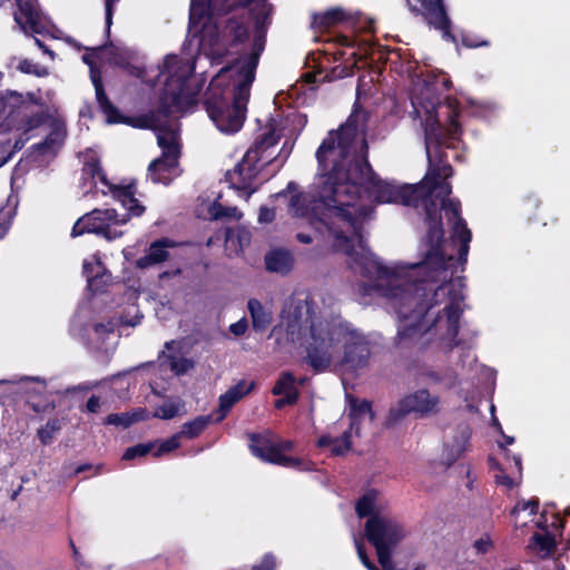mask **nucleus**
<instances>
[{
    "instance_id": "55",
    "label": "nucleus",
    "mask_w": 570,
    "mask_h": 570,
    "mask_svg": "<svg viewBox=\"0 0 570 570\" xmlns=\"http://www.w3.org/2000/svg\"><path fill=\"white\" fill-rule=\"evenodd\" d=\"M463 43L468 47H471V48H475V47H479V46H487L488 42L483 41L481 43H474V42H469L466 39H463Z\"/></svg>"
},
{
    "instance_id": "61",
    "label": "nucleus",
    "mask_w": 570,
    "mask_h": 570,
    "mask_svg": "<svg viewBox=\"0 0 570 570\" xmlns=\"http://www.w3.org/2000/svg\"><path fill=\"white\" fill-rule=\"evenodd\" d=\"M0 383H3V384H14L16 382L14 381H0Z\"/></svg>"
},
{
    "instance_id": "9",
    "label": "nucleus",
    "mask_w": 570,
    "mask_h": 570,
    "mask_svg": "<svg viewBox=\"0 0 570 570\" xmlns=\"http://www.w3.org/2000/svg\"><path fill=\"white\" fill-rule=\"evenodd\" d=\"M367 540L375 547L379 563L383 570H394L392 549L404 539V528L392 517L375 514L365 523Z\"/></svg>"
},
{
    "instance_id": "58",
    "label": "nucleus",
    "mask_w": 570,
    "mask_h": 570,
    "mask_svg": "<svg viewBox=\"0 0 570 570\" xmlns=\"http://www.w3.org/2000/svg\"><path fill=\"white\" fill-rule=\"evenodd\" d=\"M175 346H176V342H169V343H166V350H167V351L173 350Z\"/></svg>"
},
{
    "instance_id": "54",
    "label": "nucleus",
    "mask_w": 570,
    "mask_h": 570,
    "mask_svg": "<svg viewBox=\"0 0 570 570\" xmlns=\"http://www.w3.org/2000/svg\"><path fill=\"white\" fill-rule=\"evenodd\" d=\"M513 464L517 473L521 474V458L519 455L513 456Z\"/></svg>"
},
{
    "instance_id": "34",
    "label": "nucleus",
    "mask_w": 570,
    "mask_h": 570,
    "mask_svg": "<svg viewBox=\"0 0 570 570\" xmlns=\"http://www.w3.org/2000/svg\"><path fill=\"white\" fill-rule=\"evenodd\" d=\"M20 391L23 392H32L36 394H41L46 390V382L40 377H21L19 382Z\"/></svg>"
},
{
    "instance_id": "10",
    "label": "nucleus",
    "mask_w": 570,
    "mask_h": 570,
    "mask_svg": "<svg viewBox=\"0 0 570 570\" xmlns=\"http://www.w3.org/2000/svg\"><path fill=\"white\" fill-rule=\"evenodd\" d=\"M350 429L345 431L342 438L325 435L320 438L317 444L320 448H328L332 454L342 455L351 449L352 438L361 436L362 431L370 426L374 419L371 403L366 400H357L347 396Z\"/></svg>"
},
{
    "instance_id": "18",
    "label": "nucleus",
    "mask_w": 570,
    "mask_h": 570,
    "mask_svg": "<svg viewBox=\"0 0 570 570\" xmlns=\"http://www.w3.org/2000/svg\"><path fill=\"white\" fill-rule=\"evenodd\" d=\"M83 271L87 277L88 287L92 292H100L111 281V275L107 273L99 258L92 256L85 261Z\"/></svg>"
},
{
    "instance_id": "17",
    "label": "nucleus",
    "mask_w": 570,
    "mask_h": 570,
    "mask_svg": "<svg viewBox=\"0 0 570 570\" xmlns=\"http://www.w3.org/2000/svg\"><path fill=\"white\" fill-rule=\"evenodd\" d=\"M82 60L87 65L90 66V78H91L92 85L95 87L97 101H98L101 110L106 115L107 121L109 124H115V122L121 121V117L119 116L118 110L108 100V98L104 91L100 73L96 68H94L91 59L89 58V56L85 55L82 57Z\"/></svg>"
},
{
    "instance_id": "51",
    "label": "nucleus",
    "mask_w": 570,
    "mask_h": 570,
    "mask_svg": "<svg viewBox=\"0 0 570 570\" xmlns=\"http://www.w3.org/2000/svg\"><path fill=\"white\" fill-rule=\"evenodd\" d=\"M337 42L344 47H354V40L350 39L346 36H338Z\"/></svg>"
},
{
    "instance_id": "64",
    "label": "nucleus",
    "mask_w": 570,
    "mask_h": 570,
    "mask_svg": "<svg viewBox=\"0 0 570 570\" xmlns=\"http://www.w3.org/2000/svg\"><path fill=\"white\" fill-rule=\"evenodd\" d=\"M494 409H495V407H494V405L492 404V405H491V412H492V413L494 412Z\"/></svg>"
},
{
    "instance_id": "33",
    "label": "nucleus",
    "mask_w": 570,
    "mask_h": 570,
    "mask_svg": "<svg viewBox=\"0 0 570 570\" xmlns=\"http://www.w3.org/2000/svg\"><path fill=\"white\" fill-rule=\"evenodd\" d=\"M165 357L167 360V365L169 366V368L177 375L185 374L194 367V362L186 357H178L171 354Z\"/></svg>"
},
{
    "instance_id": "11",
    "label": "nucleus",
    "mask_w": 570,
    "mask_h": 570,
    "mask_svg": "<svg viewBox=\"0 0 570 570\" xmlns=\"http://www.w3.org/2000/svg\"><path fill=\"white\" fill-rule=\"evenodd\" d=\"M249 441V449L253 455L264 462L299 471L312 469L309 461L286 454L293 449L294 444L292 441H276L272 434H250Z\"/></svg>"
},
{
    "instance_id": "26",
    "label": "nucleus",
    "mask_w": 570,
    "mask_h": 570,
    "mask_svg": "<svg viewBox=\"0 0 570 570\" xmlns=\"http://www.w3.org/2000/svg\"><path fill=\"white\" fill-rule=\"evenodd\" d=\"M208 215L212 219L239 220L243 214L236 207H227L214 202L208 207Z\"/></svg>"
},
{
    "instance_id": "7",
    "label": "nucleus",
    "mask_w": 570,
    "mask_h": 570,
    "mask_svg": "<svg viewBox=\"0 0 570 570\" xmlns=\"http://www.w3.org/2000/svg\"><path fill=\"white\" fill-rule=\"evenodd\" d=\"M320 184L321 175L318 176L315 185L306 193L294 194V184L289 183L286 190L277 194V197H282L288 200L287 210L292 217L305 220L314 229L313 235L304 232L298 233L296 235L297 240L302 244H309L317 235L322 236L325 242L332 244L335 250L343 252L347 256L351 268L358 271L364 277L367 278L368 284L363 283L358 285V293L362 296H371L375 293L379 295V289L375 288V273L368 275L365 273L364 267L362 266V257L360 254H357V252H360L357 246V237L352 243L354 246V248L351 250L352 255H348L344 248L336 247L334 237L330 235L324 225L318 223L322 216L323 207L320 206L317 196H315V194L317 193Z\"/></svg>"
},
{
    "instance_id": "35",
    "label": "nucleus",
    "mask_w": 570,
    "mask_h": 570,
    "mask_svg": "<svg viewBox=\"0 0 570 570\" xmlns=\"http://www.w3.org/2000/svg\"><path fill=\"white\" fill-rule=\"evenodd\" d=\"M61 429V422L58 419H52L47 424L38 430V436L43 444H49L53 435Z\"/></svg>"
},
{
    "instance_id": "48",
    "label": "nucleus",
    "mask_w": 570,
    "mask_h": 570,
    "mask_svg": "<svg viewBox=\"0 0 570 570\" xmlns=\"http://www.w3.org/2000/svg\"><path fill=\"white\" fill-rule=\"evenodd\" d=\"M8 229V213L4 212V206L0 204V238L4 236Z\"/></svg>"
},
{
    "instance_id": "46",
    "label": "nucleus",
    "mask_w": 570,
    "mask_h": 570,
    "mask_svg": "<svg viewBox=\"0 0 570 570\" xmlns=\"http://www.w3.org/2000/svg\"><path fill=\"white\" fill-rule=\"evenodd\" d=\"M275 218L274 209L268 207H261L258 220L259 223H271Z\"/></svg>"
},
{
    "instance_id": "29",
    "label": "nucleus",
    "mask_w": 570,
    "mask_h": 570,
    "mask_svg": "<svg viewBox=\"0 0 570 570\" xmlns=\"http://www.w3.org/2000/svg\"><path fill=\"white\" fill-rule=\"evenodd\" d=\"M147 416H148V414L144 410L135 411L131 414H128V413L110 414L107 416L106 423L116 425V426L128 428L134 422L145 420Z\"/></svg>"
},
{
    "instance_id": "60",
    "label": "nucleus",
    "mask_w": 570,
    "mask_h": 570,
    "mask_svg": "<svg viewBox=\"0 0 570 570\" xmlns=\"http://www.w3.org/2000/svg\"><path fill=\"white\" fill-rule=\"evenodd\" d=\"M88 468H89L88 465H80V466L77 468L76 473H80V472L85 471Z\"/></svg>"
},
{
    "instance_id": "36",
    "label": "nucleus",
    "mask_w": 570,
    "mask_h": 570,
    "mask_svg": "<svg viewBox=\"0 0 570 570\" xmlns=\"http://www.w3.org/2000/svg\"><path fill=\"white\" fill-rule=\"evenodd\" d=\"M155 448H156L155 443H145V444H137L135 446H130L125 451L122 459L126 461H129V460H134L138 456H145L146 454L151 452Z\"/></svg>"
},
{
    "instance_id": "13",
    "label": "nucleus",
    "mask_w": 570,
    "mask_h": 570,
    "mask_svg": "<svg viewBox=\"0 0 570 570\" xmlns=\"http://www.w3.org/2000/svg\"><path fill=\"white\" fill-rule=\"evenodd\" d=\"M406 3L413 13L422 16L430 27L441 31L444 40L455 42L443 0H406Z\"/></svg>"
},
{
    "instance_id": "12",
    "label": "nucleus",
    "mask_w": 570,
    "mask_h": 570,
    "mask_svg": "<svg viewBox=\"0 0 570 570\" xmlns=\"http://www.w3.org/2000/svg\"><path fill=\"white\" fill-rule=\"evenodd\" d=\"M442 411L441 397L426 389H419L402 397L395 407L390 410L389 423H395L414 414L419 417L436 416Z\"/></svg>"
},
{
    "instance_id": "45",
    "label": "nucleus",
    "mask_w": 570,
    "mask_h": 570,
    "mask_svg": "<svg viewBox=\"0 0 570 570\" xmlns=\"http://www.w3.org/2000/svg\"><path fill=\"white\" fill-rule=\"evenodd\" d=\"M134 309V313H132V316L130 318L124 316L120 318V323L124 324V325H128V326H136L140 323L141 318H142V315L139 314L138 309L132 307Z\"/></svg>"
},
{
    "instance_id": "47",
    "label": "nucleus",
    "mask_w": 570,
    "mask_h": 570,
    "mask_svg": "<svg viewBox=\"0 0 570 570\" xmlns=\"http://www.w3.org/2000/svg\"><path fill=\"white\" fill-rule=\"evenodd\" d=\"M102 52L111 63L121 65L124 62L122 56L114 52V48H105Z\"/></svg>"
},
{
    "instance_id": "16",
    "label": "nucleus",
    "mask_w": 570,
    "mask_h": 570,
    "mask_svg": "<svg viewBox=\"0 0 570 570\" xmlns=\"http://www.w3.org/2000/svg\"><path fill=\"white\" fill-rule=\"evenodd\" d=\"M255 387L254 381L240 380L237 384L230 386L224 394L219 396L218 416L216 422L224 420L229 410L240 401L245 395L249 394Z\"/></svg>"
},
{
    "instance_id": "28",
    "label": "nucleus",
    "mask_w": 570,
    "mask_h": 570,
    "mask_svg": "<svg viewBox=\"0 0 570 570\" xmlns=\"http://www.w3.org/2000/svg\"><path fill=\"white\" fill-rule=\"evenodd\" d=\"M345 19V13L338 8L327 10L323 13L315 14L313 23L318 28H330Z\"/></svg>"
},
{
    "instance_id": "49",
    "label": "nucleus",
    "mask_w": 570,
    "mask_h": 570,
    "mask_svg": "<svg viewBox=\"0 0 570 570\" xmlns=\"http://www.w3.org/2000/svg\"><path fill=\"white\" fill-rule=\"evenodd\" d=\"M86 407L89 412L96 413L100 409V400L98 396L92 395L86 404Z\"/></svg>"
},
{
    "instance_id": "23",
    "label": "nucleus",
    "mask_w": 570,
    "mask_h": 570,
    "mask_svg": "<svg viewBox=\"0 0 570 570\" xmlns=\"http://www.w3.org/2000/svg\"><path fill=\"white\" fill-rule=\"evenodd\" d=\"M249 242L250 233L245 228L227 229L226 232L225 246L229 254L238 255Z\"/></svg>"
},
{
    "instance_id": "43",
    "label": "nucleus",
    "mask_w": 570,
    "mask_h": 570,
    "mask_svg": "<svg viewBox=\"0 0 570 570\" xmlns=\"http://www.w3.org/2000/svg\"><path fill=\"white\" fill-rule=\"evenodd\" d=\"M116 324L109 322L108 324H96L94 327L95 334L98 336L112 334L115 331Z\"/></svg>"
},
{
    "instance_id": "22",
    "label": "nucleus",
    "mask_w": 570,
    "mask_h": 570,
    "mask_svg": "<svg viewBox=\"0 0 570 570\" xmlns=\"http://www.w3.org/2000/svg\"><path fill=\"white\" fill-rule=\"evenodd\" d=\"M247 307L252 317L253 328L258 332L265 331L272 322V312L264 307L256 298L249 299Z\"/></svg>"
},
{
    "instance_id": "14",
    "label": "nucleus",
    "mask_w": 570,
    "mask_h": 570,
    "mask_svg": "<svg viewBox=\"0 0 570 570\" xmlns=\"http://www.w3.org/2000/svg\"><path fill=\"white\" fill-rule=\"evenodd\" d=\"M472 430L468 423H460L454 429L445 433L438 461L444 468H450L465 452L470 450V439Z\"/></svg>"
},
{
    "instance_id": "40",
    "label": "nucleus",
    "mask_w": 570,
    "mask_h": 570,
    "mask_svg": "<svg viewBox=\"0 0 570 570\" xmlns=\"http://www.w3.org/2000/svg\"><path fill=\"white\" fill-rule=\"evenodd\" d=\"M47 119V115L43 110H38L30 116L26 117V128L27 130L35 129L42 125Z\"/></svg>"
},
{
    "instance_id": "19",
    "label": "nucleus",
    "mask_w": 570,
    "mask_h": 570,
    "mask_svg": "<svg viewBox=\"0 0 570 570\" xmlns=\"http://www.w3.org/2000/svg\"><path fill=\"white\" fill-rule=\"evenodd\" d=\"M174 243L168 238H161L159 240L154 242L150 246L146 255L138 258L136 261V266L138 268H148L156 264L163 263L168 258L167 248L174 247Z\"/></svg>"
},
{
    "instance_id": "38",
    "label": "nucleus",
    "mask_w": 570,
    "mask_h": 570,
    "mask_svg": "<svg viewBox=\"0 0 570 570\" xmlns=\"http://www.w3.org/2000/svg\"><path fill=\"white\" fill-rule=\"evenodd\" d=\"M472 548L476 554H487L493 548V540L490 534L483 533L480 538L474 540Z\"/></svg>"
},
{
    "instance_id": "2",
    "label": "nucleus",
    "mask_w": 570,
    "mask_h": 570,
    "mask_svg": "<svg viewBox=\"0 0 570 570\" xmlns=\"http://www.w3.org/2000/svg\"><path fill=\"white\" fill-rule=\"evenodd\" d=\"M277 331L304 350L305 363L316 372L337 367L356 371L366 365L370 356L368 342L341 318L338 304L331 295L291 298L274 328Z\"/></svg>"
},
{
    "instance_id": "8",
    "label": "nucleus",
    "mask_w": 570,
    "mask_h": 570,
    "mask_svg": "<svg viewBox=\"0 0 570 570\" xmlns=\"http://www.w3.org/2000/svg\"><path fill=\"white\" fill-rule=\"evenodd\" d=\"M281 138V129L275 124L264 129L257 136L254 144L244 155L243 159L226 174V179L229 185L245 193L248 198L256 190L255 180L264 166L277 161L279 158V166L288 157L291 149H286V144L277 151V144Z\"/></svg>"
},
{
    "instance_id": "59",
    "label": "nucleus",
    "mask_w": 570,
    "mask_h": 570,
    "mask_svg": "<svg viewBox=\"0 0 570 570\" xmlns=\"http://www.w3.org/2000/svg\"><path fill=\"white\" fill-rule=\"evenodd\" d=\"M503 438H504L505 444H512L514 442V439L512 436L504 435Z\"/></svg>"
},
{
    "instance_id": "30",
    "label": "nucleus",
    "mask_w": 570,
    "mask_h": 570,
    "mask_svg": "<svg viewBox=\"0 0 570 570\" xmlns=\"http://www.w3.org/2000/svg\"><path fill=\"white\" fill-rule=\"evenodd\" d=\"M210 422V416H198L193 421L185 423L178 432L181 438L193 439L199 435Z\"/></svg>"
},
{
    "instance_id": "27",
    "label": "nucleus",
    "mask_w": 570,
    "mask_h": 570,
    "mask_svg": "<svg viewBox=\"0 0 570 570\" xmlns=\"http://www.w3.org/2000/svg\"><path fill=\"white\" fill-rule=\"evenodd\" d=\"M62 140L63 134L60 130H53L42 142L36 145V149L41 155L53 156L60 148Z\"/></svg>"
},
{
    "instance_id": "4",
    "label": "nucleus",
    "mask_w": 570,
    "mask_h": 570,
    "mask_svg": "<svg viewBox=\"0 0 570 570\" xmlns=\"http://www.w3.org/2000/svg\"><path fill=\"white\" fill-rule=\"evenodd\" d=\"M269 26L272 7L267 0H191L189 30L199 36L204 56L216 60L227 52L230 42L249 37L257 21Z\"/></svg>"
},
{
    "instance_id": "57",
    "label": "nucleus",
    "mask_w": 570,
    "mask_h": 570,
    "mask_svg": "<svg viewBox=\"0 0 570 570\" xmlns=\"http://www.w3.org/2000/svg\"><path fill=\"white\" fill-rule=\"evenodd\" d=\"M492 424L494 426H497L499 430H501V425H500L498 419L494 415L492 416Z\"/></svg>"
},
{
    "instance_id": "39",
    "label": "nucleus",
    "mask_w": 570,
    "mask_h": 570,
    "mask_svg": "<svg viewBox=\"0 0 570 570\" xmlns=\"http://www.w3.org/2000/svg\"><path fill=\"white\" fill-rule=\"evenodd\" d=\"M491 465L497 470L494 479L498 484L504 485L508 489H512L517 484V482L501 469L499 463L491 460Z\"/></svg>"
},
{
    "instance_id": "52",
    "label": "nucleus",
    "mask_w": 570,
    "mask_h": 570,
    "mask_svg": "<svg viewBox=\"0 0 570 570\" xmlns=\"http://www.w3.org/2000/svg\"><path fill=\"white\" fill-rule=\"evenodd\" d=\"M479 107L481 110H494L495 109V105L493 102H489V101L479 102Z\"/></svg>"
},
{
    "instance_id": "63",
    "label": "nucleus",
    "mask_w": 570,
    "mask_h": 570,
    "mask_svg": "<svg viewBox=\"0 0 570 570\" xmlns=\"http://www.w3.org/2000/svg\"><path fill=\"white\" fill-rule=\"evenodd\" d=\"M305 381H306V379H302V380L299 381V383H301V384H304V383H305Z\"/></svg>"
},
{
    "instance_id": "5",
    "label": "nucleus",
    "mask_w": 570,
    "mask_h": 570,
    "mask_svg": "<svg viewBox=\"0 0 570 570\" xmlns=\"http://www.w3.org/2000/svg\"><path fill=\"white\" fill-rule=\"evenodd\" d=\"M267 28L261 20L257 21V27L250 28L252 52L222 68L205 94L208 116L224 134L237 132L244 124L249 90L265 46Z\"/></svg>"
},
{
    "instance_id": "32",
    "label": "nucleus",
    "mask_w": 570,
    "mask_h": 570,
    "mask_svg": "<svg viewBox=\"0 0 570 570\" xmlns=\"http://www.w3.org/2000/svg\"><path fill=\"white\" fill-rule=\"evenodd\" d=\"M533 542L544 554H549L556 546L554 534L549 531L537 532L533 534Z\"/></svg>"
},
{
    "instance_id": "15",
    "label": "nucleus",
    "mask_w": 570,
    "mask_h": 570,
    "mask_svg": "<svg viewBox=\"0 0 570 570\" xmlns=\"http://www.w3.org/2000/svg\"><path fill=\"white\" fill-rule=\"evenodd\" d=\"M18 10L13 18L26 35H41L48 30V20L39 11L36 0H16Z\"/></svg>"
},
{
    "instance_id": "53",
    "label": "nucleus",
    "mask_w": 570,
    "mask_h": 570,
    "mask_svg": "<svg viewBox=\"0 0 570 570\" xmlns=\"http://www.w3.org/2000/svg\"><path fill=\"white\" fill-rule=\"evenodd\" d=\"M36 45L43 50L45 53H48L50 58H53V52L49 50L39 39H35Z\"/></svg>"
},
{
    "instance_id": "31",
    "label": "nucleus",
    "mask_w": 570,
    "mask_h": 570,
    "mask_svg": "<svg viewBox=\"0 0 570 570\" xmlns=\"http://www.w3.org/2000/svg\"><path fill=\"white\" fill-rule=\"evenodd\" d=\"M273 393L275 395H287L289 396L292 393L295 395V399L298 397V392L295 387V377L292 373L285 372L277 380L275 386L273 387Z\"/></svg>"
},
{
    "instance_id": "24",
    "label": "nucleus",
    "mask_w": 570,
    "mask_h": 570,
    "mask_svg": "<svg viewBox=\"0 0 570 570\" xmlns=\"http://www.w3.org/2000/svg\"><path fill=\"white\" fill-rule=\"evenodd\" d=\"M379 492L375 490L367 491L356 503V512L360 518L380 514V505L377 502Z\"/></svg>"
},
{
    "instance_id": "37",
    "label": "nucleus",
    "mask_w": 570,
    "mask_h": 570,
    "mask_svg": "<svg viewBox=\"0 0 570 570\" xmlns=\"http://www.w3.org/2000/svg\"><path fill=\"white\" fill-rule=\"evenodd\" d=\"M180 439H181V436L179 435V433H176L173 436H170L169 439L160 442L157 445L156 451L154 452V455L160 456L165 453L171 452L175 449L179 448Z\"/></svg>"
},
{
    "instance_id": "25",
    "label": "nucleus",
    "mask_w": 570,
    "mask_h": 570,
    "mask_svg": "<svg viewBox=\"0 0 570 570\" xmlns=\"http://www.w3.org/2000/svg\"><path fill=\"white\" fill-rule=\"evenodd\" d=\"M185 413H186L185 402L180 399H176V400H168L165 403H163L161 405H159L155 410L153 416L163 419V420H170V419H174L175 416L183 415Z\"/></svg>"
},
{
    "instance_id": "42",
    "label": "nucleus",
    "mask_w": 570,
    "mask_h": 570,
    "mask_svg": "<svg viewBox=\"0 0 570 570\" xmlns=\"http://www.w3.org/2000/svg\"><path fill=\"white\" fill-rule=\"evenodd\" d=\"M355 546L358 558L361 562L364 564V567H366L368 570H379L377 567L368 559L362 544L357 540H355Z\"/></svg>"
},
{
    "instance_id": "44",
    "label": "nucleus",
    "mask_w": 570,
    "mask_h": 570,
    "mask_svg": "<svg viewBox=\"0 0 570 570\" xmlns=\"http://www.w3.org/2000/svg\"><path fill=\"white\" fill-rule=\"evenodd\" d=\"M247 321L245 318H242L239 320L238 322L236 323H233L230 326H229V331L235 335V336H240L243 335L246 330H247Z\"/></svg>"
},
{
    "instance_id": "56",
    "label": "nucleus",
    "mask_w": 570,
    "mask_h": 570,
    "mask_svg": "<svg viewBox=\"0 0 570 570\" xmlns=\"http://www.w3.org/2000/svg\"><path fill=\"white\" fill-rule=\"evenodd\" d=\"M8 129V126L4 122V119L0 116V134L4 132Z\"/></svg>"
},
{
    "instance_id": "3",
    "label": "nucleus",
    "mask_w": 570,
    "mask_h": 570,
    "mask_svg": "<svg viewBox=\"0 0 570 570\" xmlns=\"http://www.w3.org/2000/svg\"><path fill=\"white\" fill-rule=\"evenodd\" d=\"M196 60L177 56L166 57L157 75L163 85L160 106L147 115L142 127L156 132L161 156L150 163L148 178L155 184L168 185L180 175L178 115L188 111L197 101L200 90L193 78Z\"/></svg>"
},
{
    "instance_id": "1",
    "label": "nucleus",
    "mask_w": 570,
    "mask_h": 570,
    "mask_svg": "<svg viewBox=\"0 0 570 570\" xmlns=\"http://www.w3.org/2000/svg\"><path fill=\"white\" fill-rule=\"evenodd\" d=\"M432 83L417 80L412 106L424 121L429 169L417 185H395L375 176L363 157L364 114L354 111L330 131L316 151L321 184L315 196L318 220L336 247L357 254L366 274L375 273L379 295L396 314V342L423 347L435 343L452 350L460 341L465 311L463 282L454 277L468 257L471 232L449 198L452 167L441 147H453L460 125L450 105L430 99Z\"/></svg>"
},
{
    "instance_id": "21",
    "label": "nucleus",
    "mask_w": 570,
    "mask_h": 570,
    "mask_svg": "<svg viewBox=\"0 0 570 570\" xmlns=\"http://www.w3.org/2000/svg\"><path fill=\"white\" fill-rule=\"evenodd\" d=\"M539 502L535 499L519 501L513 508L511 514L514 518L517 527H525L533 521Z\"/></svg>"
},
{
    "instance_id": "41",
    "label": "nucleus",
    "mask_w": 570,
    "mask_h": 570,
    "mask_svg": "<svg viewBox=\"0 0 570 570\" xmlns=\"http://www.w3.org/2000/svg\"><path fill=\"white\" fill-rule=\"evenodd\" d=\"M275 566V558L271 553H267L258 564H255L252 568V570H274Z\"/></svg>"
},
{
    "instance_id": "62",
    "label": "nucleus",
    "mask_w": 570,
    "mask_h": 570,
    "mask_svg": "<svg viewBox=\"0 0 570 570\" xmlns=\"http://www.w3.org/2000/svg\"><path fill=\"white\" fill-rule=\"evenodd\" d=\"M366 56V51L364 53H360V59H363V57Z\"/></svg>"
},
{
    "instance_id": "20",
    "label": "nucleus",
    "mask_w": 570,
    "mask_h": 570,
    "mask_svg": "<svg viewBox=\"0 0 570 570\" xmlns=\"http://www.w3.org/2000/svg\"><path fill=\"white\" fill-rule=\"evenodd\" d=\"M265 263L269 272L286 274L292 269L293 258L287 250L275 249L265 256Z\"/></svg>"
},
{
    "instance_id": "50",
    "label": "nucleus",
    "mask_w": 570,
    "mask_h": 570,
    "mask_svg": "<svg viewBox=\"0 0 570 570\" xmlns=\"http://www.w3.org/2000/svg\"><path fill=\"white\" fill-rule=\"evenodd\" d=\"M296 402L295 395L292 393L289 396L284 395L282 399L275 401V406L281 409L287 404H293Z\"/></svg>"
},
{
    "instance_id": "6",
    "label": "nucleus",
    "mask_w": 570,
    "mask_h": 570,
    "mask_svg": "<svg viewBox=\"0 0 570 570\" xmlns=\"http://www.w3.org/2000/svg\"><path fill=\"white\" fill-rule=\"evenodd\" d=\"M83 175L94 180L96 188L100 184L102 186L100 191L105 195L107 193L111 194L114 199L120 203L127 213L118 214L116 209H94L75 223L71 236L77 237L85 233H94L108 240L120 237L124 234L121 227L127 224L129 217L140 216L145 212V207L134 196V187L131 185L110 184L97 160L86 163Z\"/></svg>"
}]
</instances>
